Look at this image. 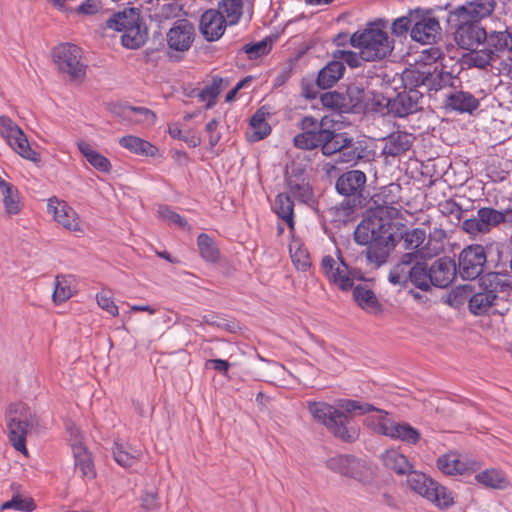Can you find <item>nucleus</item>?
Masks as SVG:
<instances>
[{
    "label": "nucleus",
    "instance_id": "680f3d73",
    "mask_svg": "<svg viewBox=\"0 0 512 512\" xmlns=\"http://www.w3.org/2000/svg\"><path fill=\"white\" fill-rule=\"evenodd\" d=\"M454 77L450 72L443 70H435L431 72V80L429 81V90L438 91L448 85H452Z\"/></svg>",
    "mask_w": 512,
    "mask_h": 512
},
{
    "label": "nucleus",
    "instance_id": "bb28decb",
    "mask_svg": "<svg viewBox=\"0 0 512 512\" xmlns=\"http://www.w3.org/2000/svg\"><path fill=\"white\" fill-rule=\"evenodd\" d=\"M229 85L230 81L228 78L212 76L210 80L205 82L202 89L193 90L192 95L198 97L202 102H205L206 109H210L216 104V99L220 93Z\"/></svg>",
    "mask_w": 512,
    "mask_h": 512
},
{
    "label": "nucleus",
    "instance_id": "3c124183",
    "mask_svg": "<svg viewBox=\"0 0 512 512\" xmlns=\"http://www.w3.org/2000/svg\"><path fill=\"white\" fill-rule=\"evenodd\" d=\"M353 297L362 309L377 310L379 307V303L374 292L361 285L354 288Z\"/></svg>",
    "mask_w": 512,
    "mask_h": 512
},
{
    "label": "nucleus",
    "instance_id": "4d7b16f0",
    "mask_svg": "<svg viewBox=\"0 0 512 512\" xmlns=\"http://www.w3.org/2000/svg\"><path fill=\"white\" fill-rule=\"evenodd\" d=\"M416 10L409 11L405 16L395 19L391 25L392 33L397 37L406 36L414 25Z\"/></svg>",
    "mask_w": 512,
    "mask_h": 512
},
{
    "label": "nucleus",
    "instance_id": "de8ad7c7",
    "mask_svg": "<svg viewBox=\"0 0 512 512\" xmlns=\"http://www.w3.org/2000/svg\"><path fill=\"white\" fill-rule=\"evenodd\" d=\"M197 246L201 257L210 263H216L219 260L220 252L215 241L205 233H201L197 237Z\"/></svg>",
    "mask_w": 512,
    "mask_h": 512
},
{
    "label": "nucleus",
    "instance_id": "6e6552de",
    "mask_svg": "<svg viewBox=\"0 0 512 512\" xmlns=\"http://www.w3.org/2000/svg\"><path fill=\"white\" fill-rule=\"evenodd\" d=\"M106 27L122 32V45L128 49H138L145 43V34L141 31L139 13L134 8L113 14L106 21Z\"/></svg>",
    "mask_w": 512,
    "mask_h": 512
},
{
    "label": "nucleus",
    "instance_id": "c85d7f7f",
    "mask_svg": "<svg viewBox=\"0 0 512 512\" xmlns=\"http://www.w3.org/2000/svg\"><path fill=\"white\" fill-rule=\"evenodd\" d=\"M438 469L445 475H462L478 467L476 462H465L455 453H448L437 459Z\"/></svg>",
    "mask_w": 512,
    "mask_h": 512
},
{
    "label": "nucleus",
    "instance_id": "5701e85b",
    "mask_svg": "<svg viewBox=\"0 0 512 512\" xmlns=\"http://www.w3.org/2000/svg\"><path fill=\"white\" fill-rule=\"evenodd\" d=\"M429 268L431 286L446 288L455 278L456 264L449 257L437 259Z\"/></svg>",
    "mask_w": 512,
    "mask_h": 512
},
{
    "label": "nucleus",
    "instance_id": "f704fd0d",
    "mask_svg": "<svg viewBox=\"0 0 512 512\" xmlns=\"http://www.w3.org/2000/svg\"><path fill=\"white\" fill-rule=\"evenodd\" d=\"M483 43L498 58V53L512 49V35L507 30L493 31L489 34L486 32V38L483 40Z\"/></svg>",
    "mask_w": 512,
    "mask_h": 512
},
{
    "label": "nucleus",
    "instance_id": "f03ea898",
    "mask_svg": "<svg viewBox=\"0 0 512 512\" xmlns=\"http://www.w3.org/2000/svg\"><path fill=\"white\" fill-rule=\"evenodd\" d=\"M327 124V117L318 120L313 116H304L298 123L301 132L294 136V146L308 151L320 148L325 156L336 154L339 150V146H335L337 144L336 139H339L341 134L330 129Z\"/></svg>",
    "mask_w": 512,
    "mask_h": 512
},
{
    "label": "nucleus",
    "instance_id": "e2e57ef3",
    "mask_svg": "<svg viewBox=\"0 0 512 512\" xmlns=\"http://www.w3.org/2000/svg\"><path fill=\"white\" fill-rule=\"evenodd\" d=\"M320 100L324 107L335 111H342V109L345 107V97L336 91L323 93L320 97Z\"/></svg>",
    "mask_w": 512,
    "mask_h": 512
},
{
    "label": "nucleus",
    "instance_id": "864d4df0",
    "mask_svg": "<svg viewBox=\"0 0 512 512\" xmlns=\"http://www.w3.org/2000/svg\"><path fill=\"white\" fill-rule=\"evenodd\" d=\"M293 264L298 270L306 271L311 266L308 251L298 242L293 241L289 247Z\"/></svg>",
    "mask_w": 512,
    "mask_h": 512
},
{
    "label": "nucleus",
    "instance_id": "49530a36",
    "mask_svg": "<svg viewBox=\"0 0 512 512\" xmlns=\"http://www.w3.org/2000/svg\"><path fill=\"white\" fill-rule=\"evenodd\" d=\"M389 438L393 440H399L410 445H415L420 440L421 434L416 428L412 427L409 423L395 422Z\"/></svg>",
    "mask_w": 512,
    "mask_h": 512
},
{
    "label": "nucleus",
    "instance_id": "4468645a",
    "mask_svg": "<svg viewBox=\"0 0 512 512\" xmlns=\"http://www.w3.org/2000/svg\"><path fill=\"white\" fill-rule=\"evenodd\" d=\"M47 212L52 215L54 221L64 229L83 233V226L78 213L64 200L51 197L47 201Z\"/></svg>",
    "mask_w": 512,
    "mask_h": 512
},
{
    "label": "nucleus",
    "instance_id": "2f4dec72",
    "mask_svg": "<svg viewBox=\"0 0 512 512\" xmlns=\"http://www.w3.org/2000/svg\"><path fill=\"white\" fill-rule=\"evenodd\" d=\"M414 137L407 132H394L387 137L383 153L389 156H399L408 151L413 143Z\"/></svg>",
    "mask_w": 512,
    "mask_h": 512
},
{
    "label": "nucleus",
    "instance_id": "4be33fe9",
    "mask_svg": "<svg viewBox=\"0 0 512 512\" xmlns=\"http://www.w3.org/2000/svg\"><path fill=\"white\" fill-rule=\"evenodd\" d=\"M394 247L393 235L389 230H385L379 239L373 241L367 246L366 259L374 268H379L388 260L390 250Z\"/></svg>",
    "mask_w": 512,
    "mask_h": 512
},
{
    "label": "nucleus",
    "instance_id": "6ab92c4d",
    "mask_svg": "<svg viewBox=\"0 0 512 512\" xmlns=\"http://www.w3.org/2000/svg\"><path fill=\"white\" fill-rule=\"evenodd\" d=\"M496 7L495 0H471L450 11L452 20L471 19L476 22L489 17Z\"/></svg>",
    "mask_w": 512,
    "mask_h": 512
},
{
    "label": "nucleus",
    "instance_id": "bf43d9fd",
    "mask_svg": "<svg viewBox=\"0 0 512 512\" xmlns=\"http://www.w3.org/2000/svg\"><path fill=\"white\" fill-rule=\"evenodd\" d=\"M157 214L160 219L167 221L170 224H174L180 228L188 227L187 220L167 205H159Z\"/></svg>",
    "mask_w": 512,
    "mask_h": 512
},
{
    "label": "nucleus",
    "instance_id": "37998d69",
    "mask_svg": "<svg viewBox=\"0 0 512 512\" xmlns=\"http://www.w3.org/2000/svg\"><path fill=\"white\" fill-rule=\"evenodd\" d=\"M477 483L492 489H505L508 485L506 475L497 469H486L475 475Z\"/></svg>",
    "mask_w": 512,
    "mask_h": 512
},
{
    "label": "nucleus",
    "instance_id": "423d86ee",
    "mask_svg": "<svg viewBox=\"0 0 512 512\" xmlns=\"http://www.w3.org/2000/svg\"><path fill=\"white\" fill-rule=\"evenodd\" d=\"M308 410L314 420L324 425L335 437L345 442L357 439V430L347 427V416L334 406L326 402L311 401L308 403Z\"/></svg>",
    "mask_w": 512,
    "mask_h": 512
},
{
    "label": "nucleus",
    "instance_id": "f8f14e48",
    "mask_svg": "<svg viewBox=\"0 0 512 512\" xmlns=\"http://www.w3.org/2000/svg\"><path fill=\"white\" fill-rule=\"evenodd\" d=\"M487 263L485 248L479 244L465 247L458 257V272L465 280H474L484 271Z\"/></svg>",
    "mask_w": 512,
    "mask_h": 512
},
{
    "label": "nucleus",
    "instance_id": "0eeeda50",
    "mask_svg": "<svg viewBox=\"0 0 512 512\" xmlns=\"http://www.w3.org/2000/svg\"><path fill=\"white\" fill-rule=\"evenodd\" d=\"M407 485L440 510H447L454 505L452 492L422 472L412 470L407 476Z\"/></svg>",
    "mask_w": 512,
    "mask_h": 512
},
{
    "label": "nucleus",
    "instance_id": "13d9d810",
    "mask_svg": "<svg viewBox=\"0 0 512 512\" xmlns=\"http://www.w3.org/2000/svg\"><path fill=\"white\" fill-rule=\"evenodd\" d=\"M339 406L347 413H357L359 415L369 414L376 410V407L370 403L351 399L341 400Z\"/></svg>",
    "mask_w": 512,
    "mask_h": 512
},
{
    "label": "nucleus",
    "instance_id": "393cba45",
    "mask_svg": "<svg viewBox=\"0 0 512 512\" xmlns=\"http://www.w3.org/2000/svg\"><path fill=\"white\" fill-rule=\"evenodd\" d=\"M327 467L341 475L359 478L365 465L352 455H337L327 460Z\"/></svg>",
    "mask_w": 512,
    "mask_h": 512
},
{
    "label": "nucleus",
    "instance_id": "58836bf2",
    "mask_svg": "<svg viewBox=\"0 0 512 512\" xmlns=\"http://www.w3.org/2000/svg\"><path fill=\"white\" fill-rule=\"evenodd\" d=\"M372 412H376V414L366 417V425L375 433L389 437L395 421L382 409L376 408Z\"/></svg>",
    "mask_w": 512,
    "mask_h": 512
},
{
    "label": "nucleus",
    "instance_id": "79ce46f5",
    "mask_svg": "<svg viewBox=\"0 0 512 512\" xmlns=\"http://www.w3.org/2000/svg\"><path fill=\"white\" fill-rule=\"evenodd\" d=\"M426 238L427 235L424 229L413 228L406 230L401 233L402 247L409 252H414L425 248L427 251L433 253V249L427 247V244L424 245Z\"/></svg>",
    "mask_w": 512,
    "mask_h": 512
},
{
    "label": "nucleus",
    "instance_id": "7c9ffc66",
    "mask_svg": "<svg viewBox=\"0 0 512 512\" xmlns=\"http://www.w3.org/2000/svg\"><path fill=\"white\" fill-rule=\"evenodd\" d=\"M119 145L129 152L145 157H155L158 155V148L149 141L134 136L126 135L119 139Z\"/></svg>",
    "mask_w": 512,
    "mask_h": 512
},
{
    "label": "nucleus",
    "instance_id": "c03bdc74",
    "mask_svg": "<svg viewBox=\"0 0 512 512\" xmlns=\"http://www.w3.org/2000/svg\"><path fill=\"white\" fill-rule=\"evenodd\" d=\"M113 456L120 466L128 468L132 467L140 458L141 450L129 444L116 442L113 448Z\"/></svg>",
    "mask_w": 512,
    "mask_h": 512
},
{
    "label": "nucleus",
    "instance_id": "1a4fd4ad",
    "mask_svg": "<svg viewBox=\"0 0 512 512\" xmlns=\"http://www.w3.org/2000/svg\"><path fill=\"white\" fill-rule=\"evenodd\" d=\"M321 270L327 280L342 291L353 288L354 281L361 279L360 272L350 268L338 251L337 259L326 255L321 260Z\"/></svg>",
    "mask_w": 512,
    "mask_h": 512
},
{
    "label": "nucleus",
    "instance_id": "603ef678",
    "mask_svg": "<svg viewBox=\"0 0 512 512\" xmlns=\"http://www.w3.org/2000/svg\"><path fill=\"white\" fill-rule=\"evenodd\" d=\"M71 283L72 278L70 276H56L52 295L55 303L65 302L73 295Z\"/></svg>",
    "mask_w": 512,
    "mask_h": 512
},
{
    "label": "nucleus",
    "instance_id": "69168bd1",
    "mask_svg": "<svg viewBox=\"0 0 512 512\" xmlns=\"http://www.w3.org/2000/svg\"><path fill=\"white\" fill-rule=\"evenodd\" d=\"M196 322L198 323V325L207 324V325L215 326V327L227 330V331H231L234 326L228 320H226L225 318L221 317L220 315H218L214 312H209V313L204 314L201 317V320H196Z\"/></svg>",
    "mask_w": 512,
    "mask_h": 512
},
{
    "label": "nucleus",
    "instance_id": "7ed1b4c3",
    "mask_svg": "<svg viewBox=\"0 0 512 512\" xmlns=\"http://www.w3.org/2000/svg\"><path fill=\"white\" fill-rule=\"evenodd\" d=\"M350 43L360 50L368 62L382 60L393 50L392 41L381 22L370 23L363 31L355 32L350 37Z\"/></svg>",
    "mask_w": 512,
    "mask_h": 512
},
{
    "label": "nucleus",
    "instance_id": "338daca9",
    "mask_svg": "<svg viewBox=\"0 0 512 512\" xmlns=\"http://www.w3.org/2000/svg\"><path fill=\"white\" fill-rule=\"evenodd\" d=\"M333 55L337 61H341L343 64L345 62L352 68L360 67L362 61H365L360 51L356 53L354 51L337 50Z\"/></svg>",
    "mask_w": 512,
    "mask_h": 512
},
{
    "label": "nucleus",
    "instance_id": "a211bd4d",
    "mask_svg": "<svg viewBox=\"0 0 512 512\" xmlns=\"http://www.w3.org/2000/svg\"><path fill=\"white\" fill-rule=\"evenodd\" d=\"M440 24L435 17L421 10H416L414 25L411 28L412 40L421 44H432L440 34Z\"/></svg>",
    "mask_w": 512,
    "mask_h": 512
},
{
    "label": "nucleus",
    "instance_id": "5fc2aeb1",
    "mask_svg": "<svg viewBox=\"0 0 512 512\" xmlns=\"http://www.w3.org/2000/svg\"><path fill=\"white\" fill-rule=\"evenodd\" d=\"M470 65L477 68H486L488 65L492 67L497 62V58L493 55V52L489 51L486 47L481 50L472 51L468 58Z\"/></svg>",
    "mask_w": 512,
    "mask_h": 512
},
{
    "label": "nucleus",
    "instance_id": "ddd939ff",
    "mask_svg": "<svg viewBox=\"0 0 512 512\" xmlns=\"http://www.w3.org/2000/svg\"><path fill=\"white\" fill-rule=\"evenodd\" d=\"M340 134L341 137L336 139L337 144L335 145L342 146L338 147L339 150L336 152V154L338 153L337 162L356 165L367 163L374 159L375 152L369 149L365 141H354L346 133Z\"/></svg>",
    "mask_w": 512,
    "mask_h": 512
},
{
    "label": "nucleus",
    "instance_id": "ea45409f",
    "mask_svg": "<svg viewBox=\"0 0 512 512\" xmlns=\"http://www.w3.org/2000/svg\"><path fill=\"white\" fill-rule=\"evenodd\" d=\"M243 6V0H221L214 10L220 12L226 24L234 26L243 15Z\"/></svg>",
    "mask_w": 512,
    "mask_h": 512
},
{
    "label": "nucleus",
    "instance_id": "4c0bfd02",
    "mask_svg": "<svg viewBox=\"0 0 512 512\" xmlns=\"http://www.w3.org/2000/svg\"><path fill=\"white\" fill-rule=\"evenodd\" d=\"M273 210L291 231L294 230V203L288 194L280 193L276 196Z\"/></svg>",
    "mask_w": 512,
    "mask_h": 512
},
{
    "label": "nucleus",
    "instance_id": "9d476101",
    "mask_svg": "<svg viewBox=\"0 0 512 512\" xmlns=\"http://www.w3.org/2000/svg\"><path fill=\"white\" fill-rule=\"evenodd\" d=\"M366 181V174L361 170H350L338 177L335 188L339 194L348 197L341 203L343 207L345 204L348 210H353L362 204Z\"/></svg>",
    "mask_w": 512,
    "mask_h": 512
},
{
    "label": "nucleus",
    "instance_id": "dca6fc26",
    "mask_svg": "<svg viewBox=\"0 0 512 512\" xmlns=\"http://www.w3.org/2000/svg\"><path fill=\"white\" fill-rule=\"evenodd\" d=\"M448 22L457 26L455 41L463 49L470 50L483 43L486 38L485 29L476 21L471 19L452 20L449 16Z\"/></svg>",
    "mask_w": 512,
    "mask_h": 512
},
{
    "label": "nucleus",
    "instance_id": "052dcab7",
    "mask_svg": "<svg viewBox=\"0 0 512 512\" xmlns=\"http://www.w3.org/2000/svg\"><path fill=\"white\" fill-rule=\"evenodd\" d=\"M0 509L2 511L14 509L17 511L31 512L35 509V504L31 498H22L20 495H15L9 501L4 502Z\"/></svg>",
    "mask_w": 512,
    "mask_h": 512
},
{
    "label": "nucleus",
    "instance_id": "a19ab883",
    "mask_svg": "<svg viewBox=\"0 0 512 512\" xmlns=\"http://www.w3.org/2000/svg\"><path fill=\"white\" fill-rule=\"evenodd\" d=\"M431 72L429 70L405 69L401 75L403 89L418 90V87L425 86L429 89Z\"/></svg>",
    "mask_w": 512,
    "mask_h": 512
},
{
    "label": "nucleus",
    "instance_id": "09e8293b",
    "mask_svg": "<svg viewBox=\"0 0 512 512\" xmlns=\"http://www.w3.org/2000/svg\"><path fill=\"white\" fill-rule=\"evenodd\" d=\"M8 145L24 159H27L35 163L40 161V155L31 148L28 139L23 131L20 135L10 140L8 142Z\"/></svg>",
    "mask_w": 512,
    "mask_h": 512
},
{
    "label": "nucleus",
    "instance_id": "473e14b6",
    "mask_svg": "<svg viewBox=\"0 0 512 512\" xmlns=\"http://www.w3.org/2000/svg\"><path fill=\"white\" fill-rule=\"evenodd\" d=\"M72 451L75 459V470L79 472L81 477L92 479L96 472L90 453L81 443L72 445Z\"/></svg>",
    "mask_w": 512,
    "mask_h": 512
},
{
    "label": "nucleus",
    "instance_id": "8fccbe9b",
    "mask_svg": "<svg viewBox=\"0 0 512 512\" xmlns=\"http://www.w3.org/2000/svg\"><path fill=\"white\" fill-rule=\"evenodd\" d=\"M477 215L486 233L490 232L492 228L502 224L504 219L502 211L494 209L492 207L479 208L477 210Z\"/></svg>",
    "mask_w": 512,
    "mask_h": 512
},
{
    "label": "nucleus",
    "instance_id": "a18cd8bd",
    "mask_svg": "<svg viewBox=\"0 0 512 512\" xmlns=\"http://www.w3.org/2000/svg\"><path fill=\"white\" fill-rule=\"evenodd\" d=\"M268 113L262 108L258 109L250 119L252 134L249 139L253 142L260 141L271 133V127L266 121Z\"/></svg>",
    "mask_w": 512,
    "mask_h": 512
},
{
    "label": "nucleus",
    "instance_id": "a878e982",
    "mask_svg": "<svg viewBox=\"0 0 512 512\" xmlns=\"http://www.w3.org/2000/svg\"><path fill=\"white\" fill-rule=\"evenodd\" d=\"M385 230V224L380 218H368L358 224L354 232V239L357 243L368 246L379 239Z\"/></svg>",
    "mask_w": 512,
    "mask_h": 512
},
{
    "label": "nucleus",
    "instance_id": "c756f323",
    "mask_svg": "<svg viewBox=\"0 0 512 512\" xmlns=\"http://www.w3.org/2000/svg\"><path fill=\"white\" fill-rule=\"evenodd\" d=\"M445 105L458 113L471 114L479 107V101L470 92L455 91L446 96Z\"/></svg>",
    "mask_w": 512,
    "mask_h": 512
},
{
    "label": "nucleus",
    "instance_id": "e433bc0d",
    "mask_svg": "<svg viewBox=\"0 0 512 512\" xmlns=\"http://www.w3.org/2000/svg\"><path fill=\"white\" fill-rule=\"evenodd\" d=\"M383 464L399 475L409 474L412 471V464L399 450L389 449L382 454Z\"/></svg>",
    "mask_w": 512,
    "mask_h": 512
},
{
    "label": "nucleus",
    "instance_id": "cd10ccee",
    "mask_svg": "<svg viewBox=\"0 0 512 512\" xmlns=\"http://www.w3.org/2000/svg\"><path fill=\"white\" fill-rule=\"evenodd\" d=\"M375 203L382 208L388 209L390 217H397L399 214V202L401 200V186L391 183L381 188L380 192L374 196Z\"/></svg>",
    "mask_w": 512,
    "mask_h": 512
},
{
    "label": "nucleus",
    "instance_id": "2eb2a0df",
    "mask_svg": "<svg viewBox=\"0 0 512 512\" xmlns=\"http://www.w3.org/2000/svg\"><path fill=\"white\" fill-rule=\"evenodd\" d=\"M195 36L194 24L185 18L178 19L166 34L167 46L176 52H187L192 47Z\"/></svg>",
    "mask_w": 512,
    "mask_h": 512
},
{
    "label": "nucleus",
    "instance_id": "c9c22d12",
    "mask_svg": "<svg viewBox=\"0 0 512 512\" xmlns=\"http://www.w3.org/2000/svg\"><path fill=\"white\" fill-rule=\"evenodd\" d=\"M77 147L87 162L96 170L103 173H109L112 170L110 160L93 149L89 143L80 141L77 143Z\"/></svg>",
    "mask_w": 512,
    "mask_h": 512
},
{
    "label": "nucleus",
    "instance_id": "412c9836",
    "mask_svg": "<svg viewBox=\"0 0 512 512\" xmlns=\"http://www.w3.org/2000/svg\"><path fill=\"white\" fill-rule=\"evenodd\" d=\"M228 24L224 21L219 11L206 10L200 17L199 31L208 42L219 40L226 31Z\"/></svg>",
    "mask_w": 512,
    "mask_h": 512
},
{
    "label": "nucleus",
    "instance_id": "774afa93",
    "mask_svg": "<svg viewBox=\"0 0 512 512\" xmlns=\"http://www.w3.org/2000/svg\"><path fill=\"white\" fill-rule=\"evenodd\" d=\"M244 52L248 55L249 59H257L263 55H266L270 51L269 43L266 39L246 44L243 47Z\"/></svg>",
    "mask_w": 512,
    "mask_h": 512
},
{
    "label": "nucleus",
    "instance_id": "9b49d317",
    "mask_svg": "<svg viewBox=\"0 0 512 512\" xmlns=\"http://www.w3.org/2000/svg\"><path fill=\"white\" fill-rule=\"evenodd\" d=\"M53 60L58 69L73 80L82 79L86 74V65L82 62L81 50L78 46L63 43L53 49Z\"/></svg>",
    "mask_w": 512,
    "mask_h": 512
},
{
    "label": "nucleus",
    "instance_id": "72a5a7b5",
    "mask_svg": "<svg viewBox=\"0 0 512 512\" xmlns=\"http://www.w3.org/2000/svg\"><path fill=\"white\" fill-rule=\"evenodd\" d=\"M344 72L345 65L341 61H330L319 71L317 85L322 89L331 88L343 77Z\"/></svg>",
    "mask_w": 512,
    "mask_h": 512
},
{
    "label": "nucleus",
    "instance_id": "6e6d98bb",
    "mask_svg": "<svg viewBox=\"0 0 512 512\" xmlns=\"http://www.w3.org/2000/svg\"><path fill=\"white\" fill-rule=\"evenodd\" d=\"M5 211L10 215H16L21 211V203L17 188L13 185L2 190Z\"/></svg>",
    "mask_w": 512,
    "mask_h": 512
},
{
    "label": "nucleus",
    "instance_id": "20e7f679",
    "mask_svg": "<svg viewBox=\"0 0 512 512\" xmlns=\"http://www.w3.org/2000/svg\"><path fill=\"white\" fill-rule=\"evenodd\" d=\"M512 287V277L507 273L490 272L484 275L479 283V290L469 299L468 307L476 316L484 315L497 305L498 293Z\"/></svg>",
    "mask_w": 512,
    "mask_h": 512
},
{
    "label": "nucleus",
    "instance_id": "b1692460",
    "mask_svg": "<svg viewBox=\"0 0 512 512\" xmlns=\"http://www.w3.org/2000/svg\"><path fill=\"white\" fill-rule=\"evenodd\" d=\"M114 113L128 125L151 126L156 121V114L146 107L124 105L116 108Z\"/></svg>",
    "mask_w": 512,
    "mask_h": 512
},
{
    "label": "nucleus",
    "instance_id": "aec40b11",
    "mask_svg": "<svg viewBox=\"0 0 512 512\" xmlns=\"http://www.w3.org/2000/svg\"><path fill=\"white\" fill-rule=\"evenodd\" d=\"M139 2L149 19L158 24L177 17L180 10L176 0H139Z\"/></svg>",
    "mask_w": 512,
    "mask_h": 512
},
{
    "label": "nucleus",
    "instance_id": "0e129e2a",
    "mask_svg": "<svg viewBox=\"0 0 512 512\" xmlns=\"http://www.w3.org/2000/svg\"><path fill=\"white\" fill-rule=\"evenodd\" d=\"M22 129L8 116H0V134L7 143L20 135Z\"/></svg>",
    "mask_w": 512,
    "mask_h": 512
},
{
    "label": "nucleus",
    "instance_id": "f257e3e1",
    "mask_svg": "<svg viewBox=\"0 0 512 512\" xmlns=\"http://www.w3.org/2000/svg\"><path fill=\"white\" fill-rule=\"evenodd\" d=\"M439 254V247L433 253L427 249L404 253L389 272L388 280L393 285L407 287L409 284L421 291L427 292L431 288L429 268L424 259Z\"/></svg>",
    "mask_w": 512,
    "mask_h": 512
},
{
    "label": "nucleus",
    "instance_id": "f3484780",
    "mask_svg": "<svg viewBox=\"0 0 512 512\" xmlns=\"http://www.w3.org/2000/svg\"><path fill=\"white\" fill-rule=\"evenodd\" d=\"M422 98L423 93L419 90L403 89L395 97L387 100L388 113L400 118L416 113L422 108Z\"/></svg>",
    "mask_w": 512,
    "mask_h": 512
},
{
    "label": "nucleus",
    "instance_id": "39448f33",
    "mask_svg": "<svg viewBox=\"0 0 512 512\" xmlns=\"http://www.w3.org/2000/svg\"><path fill=\"white\" fill-rule=\"evenodd\" d=\"M6 422L12 446L27 454L26 435L37 425L35 413L22 402L12 403L6 410Z\"/></svg>",
    "mask_w": 512,
    "mask_h": 512
}]
</instances>
